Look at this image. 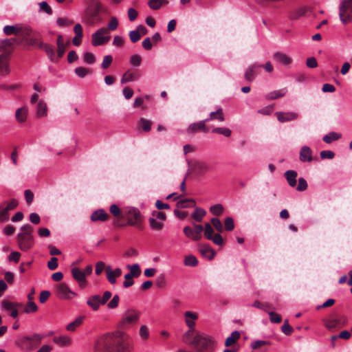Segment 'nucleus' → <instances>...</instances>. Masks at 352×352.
Listing matches in <instances>:
<instances>
[{"mask_svg":"<svg viewBox=\"0 0 352 352\" xmlns=\"http://www.w3.org/2000/svg\"><path fill=\"white\" fill-rule=\"evenodd\" d=\"M95 352H131L130 337L121 331L105 333L94 343Z\"/></svg>","mask_w":352,"mask_h":352,"instance_id":"obj_1","label":"nucleus"},{"mask_svg":"<svg viewBox=\"0 0 352 352\" xmlns=\"http://www.w3.org/2000/svg\"><path fill=\"white\" fill-rule=\"evenodd\" d=\"M33 228L25 224L21 227V232L17 234V242L19 248L23 252L30 250L34 244V239L32 236Z\"/></svg>","mask_w":352,"mask_h":352,"instance_id":"obj_2","label":"nucleus"},{"mask_svg":"<svg viewBox=\"0 0 352 352\" xmlns=\"http://www.w3.org/2000/svg\"><path fill=\"white\" fill-rule=\"evenodd\" d=\"M44 336L34 333L32 336H23L15 341V344L23 352H30L39 344Z\"/></svg>","mask_w":352,"mask_h":352,"instance_id":"obj_3","label":"nucleus"},{"mask_svg":"<svg viewBox=\"0 0 352 352\" xmlns=\"http://www.w3.org/2000/svg\"><path fill=\"white\" fill-rule=\"evenodd\" d=\"M192 344L197 348L199 352L212 350L214 345V340L210 336L197 335L194 338Z\"/></svg>","mask_w":352,"mask_h":352,"instance_id":"obj_4","label":"nucleus"},{"mask_svg":"<svg viewBox=\"0 0 352 352\" xmlns=\"http://www.w3.org/2000/svg\"><path fill=\"white\" fill-rule=\"evenodd\" d=\"M112 294L109 291L104 292L103 296L101 297L98 294L93 295L87 298V305L94 311L99 309L100 305H105L111 298Z\"/></svg>","mask_w":352,"mask_h":352,"instance_id":"obj_5","label":"nucleus"},{"mask_svg":"<svg viewBox=\"0 0 352 352\" xmlns=\"http://www.w3.org/2000/svg\"><path fill=\"white\" fill-rule=\"evenodd\" d=\"M140 312L135 309H128L122 315V320L119 322L120 329H128L138 322L140 318Z\"/></svg>","mask_w":352,"mask_h":352,"instance_id":"obj_6","label":"nucleus"},{"mask_svg":"<svg viewBox=\"0 0 352 352\" xmlns=\"http://www.w3.org/2000/svg\"><path fill=\"white\" fill-rule=\"evenodd\" d=\"M55 294L58 298L65 300H72L78 296L65 283H60L56 286Z\"/></svg>","mask_w":352,"mask_h":352,"instance_id":"obj_7","label":"nucleus"},{"mask_svg":"<svg viewBox=\"0 0 352 352\" xmlns=\"http://www.w3.org/2000/svg\"><path fill=\"white\" fill-rule=\"evenodd\" d=\"M339 16L343 24L352 21V0H344L339 6Z\"/></svg>","mask_w":352,"mask_h":352,"instance_id":"obj_8","label":"nucleus"},{"mask_svg":"<svg viewBox=\"0 0 352 352\" xmlns=\"http://www.w3.org/2000/svg\"><path fill=\"white\" fill-rule=\"evenodd\" d=\"M19 205L16 199H12L8 201H3L0 204V222L4 223L9 220V211L15 209Z\"/></svg>","mask_w":352,"mask_h":352,"instance_id":"obj_9","label":"nucleus"},{"mask_svg":"<svg viewBox=\"0 0 352 352\" xmlns=\"http://www.w3.org/2000/svg\"><path fill=\"white\" fill-rule=\"evenodd\" d=\"M123 212L127 219L128 225L141 228L140 212L137 208L133 207L125 208Z\"/></svg>","mask_w":352,"mask_h":352,"instance_id":"obj_10","label":"nucleus"},{"mask_svg":"<svg viewBox=\"0 0 352 352\" xmlns=\"http://www.w3.org/2000/svg\"><path fill=\"white\" fill-rule=\"evenodd\" d=\"M111 36L109 35L108 30L102 28L92 34L91 43L94 46L102 45L109 41Z\"/></svg>","mask_w":352,"mask_h":352,"instance_id":"obj_11","label":"nucleus"},{"mask_svg":"<svg viewBox=\"0 0 352 352\" xmlns=\"http://www.w3.org/2000/svg\"><path fill=\"white\" fill-rule=\"evenodd\" d=\"M74 280L78 283L79 287L83 289L87 286V280L85 274L79 267H73L71 270Z\"/></svg>","mask_w":352,"mask_h":352,"instance_id":"obj_12","label":"nucleus"},{"mask_svg":"<svg viewBox=\"0 0 352 352\" xmlns=\"http://www.w3.org/2000/svg\"><path fill=\"white\" fill-rule=\"evenodd\" d=\"M184 316L186 324L189 328V330L187 331V334H191L195 330V320H197L198 316L195 313L187 311L184 313Z\"/></svg>","mask_w":352,"mask_h":352,"instance_id":"obj_13","label":"nucleus"},{"mask_svg":"<svg viewBox=\"0 0 352 352\" xmlns=\"http://www.w3.org/2000/svg\"><path fill=\"white\" fill-rule=\"evenodd\" d=\"M9 54H2L0 55V75L5 76L10 74Z\"/></svg>","mask_w":352,"mask_h":352,"instance_id":"obj_14","label":"nucleus"},{"mask_svg":"<svg viewBox=\"0 0 352 352\" xmlns=\"http://www.w3.org/2000/svg\"><path fill=\"white\" fill-rule=\"evenodd\" d=\"M206 122H208V120H204L190 124L187 129L188 133H194L201 131L207 133L208 129L206 126Z\"/></svg>","mask_w":352,"mask_h":352,"instance_id":"obj_15","label":"nucleus"},{"mask_svg":"<svg viewBox=\"0 0 352 352\" xmlns=\"http://www.w3.org/2000/svg\"><path fill=\"white\" fill-rule=\"evenodd\" d=\"M107 278L111 284L116 283V278L122 274V270L119 267L112 270L110 265L106 267Z\"/></svg>","mask_w":352,"mask_h":352,"instance_id":"obj_16","label":"nucleus"},{"mask_svg":"<svg viewBox=\"0 0 352 352\" xmlns=\"http://www.w3.org/2000/svg\"><path fill=\"white\" fill-rule=\"evenodd\" d=\"M275 115L280 122H285L294 120L298 118V114L295 112H276Z\"/></svg>","mask_w":352,"mask_h":352,"instance_id":"obj_17","label":"nucleus"},{"mask_svg":"<svg viewBox=\"0 0 352 352\" xmlns=\"http://www.w3.org/2000/svg\"><path fill=\"white\" fill-rule=\"evenodd\" d=\"M299 159L302 162H311L313 160L311 149L307 146H303L300 151Z\"/></svg>","mask_w":352,"mask_h":352,"instance_id":"obj_18","label":"nucleus"},{"mask_svg":"<svg viewBox=\"0 0 352 352\" xmlns=\"http://www.w3.org/2000/svg\"><path fill=\"white\" fill-rule=\"evenodd\" d=\"M273 58L277 63L283 65H289L292 61L291 57L280 52H275L273 55Z\"/></svg>","mask_w":352,"mask_h":352,"instance_id":"obj_19","label":"nucleus"},{"mask_svg":"<svg viewBox=\"0 0 352 352\" xmlns=\"http://www.w3.org/2000/svg\"><path fill=\"white\" fill-rule=\"evenodd\" d=\"M199 250V252L204 257L207 258L208 260L214 258L215 252L209 245H201Z\"/></svg>","mask_w":352,"mask_h":352,"instance_id":"obj_20","label":"nucleus"},{"mask_svg":"<svg viewBox=\"0 0 352 352\" xmlns=\"http://www.w3.org/2000/svg\"><path fill=\"white\" fill-rule=\"evenodd\" d=\"M307 10H308V8L306 6L291 10L289 12L288 17L291 20H296V19H299L300 17L304 16L305 14V13L307 12Z\"/></svg>","mask_w":352,"mask_h":352,"instance_id":"obj_21","label":"nucleus"},{"mask_svg":"<svg viewBox=\"0 0 352 352\" xmlns=\"http://www.w3.org/2000/svg\"><path fill=\"white\" fill-rule=\"evenodd\" d=\"M287 92V88H283L269 92L265 95V98L267 100H276L285 96Z\"/></svg>","mask_w":352,"mask_h":352,"instance_id":"obj_22","label":"nucleus"},{"mask_svg":"<svg viewBox=\"0 0 352 352\" xmlns=\"http://www.w3.org/2000/svg\"><path fill=\"white\" fill-rule=\"evenodd\" d=\"M261 66L256 64L250 66L245 73V79L248 82L252 81L257 74L258 69Z\"/></svg>","mask_w":352,"mask_h":352,"instance_id":"obj_23","label":"nucleus"},{"mask_svg":"<svg viewBox=\"0 0 352 352\" xmlns=\"http://www.w3.org/2000/svg\"><path fill=\"white\" fill-rule=\"evenodd\" d=\"M28 114V109L27 107L19 108L16 111L15 117L18 122L23 123L26 121Z\"/></svg>","mask_w":352,"mask_h":352,"instance_id":"obj_24","label":"nucleus"},{"mask_svg":"<svg viewBox=\"0 0 352 352\" xmlns=\"http://www.w3.org/2000/svg\"><path fill=\"white\" fill-rule=\"evenodd\" d=\"M109 215L107 213L103 210L100 209L94 211L91 216V219L92 221H104L107 220Z\"/></svg>","mask_w":352,"mask_h":352,"instance_id":"obj_25","label":"nucleus"},{"mask_svg":"<svg viewBox=\"0 0 352 352\" xmlns=\"http://www.w3.org/2000/svg\"><path fill=\"white\" fill-rule=\"evenodd\" d=\"M140 78V75L138 73L132 72L131 71L126 72L121 78V83L124 84L131 81L137 80Z\"/></svg>","mask_w":352,"mask_h":352,"instance_id":"obj_26","label":"nucleus"},{"mask_svg":"<svg viewBox=\"0 0 352 352\" xmlns=\"http://www.w3.org/2000/svg\"><path fill=\"white\" fill-rule=\"evenodd\" d=\"M297 175V172L293 170H289L285 173V178L291 187L294 188L296 186Z\"/></svg>","mask_w":352,"mask_h":352,"instance_id":"obj_27","label":"nucleus"},{"mask_svg":"<svg viewBox=\"0 0 352 352\" xmlns=\"http://www.w3.org/2000/svg\"><path fill=\"white\" fill-rule=\"evenodd\" d=\"M40 48L43 49L45 50V53L47 54L48 58L50 59L51 61H55L54 49L52 45H50L44 43H41Z\"/></svg>","mask_w":352,"mask_h":352,"instance_id":"obj_28","label":"nucleus"},{"mask_svg":"<svg viewBox=\"0 0 352 352\" xmlns=\"http://www.w3.org/2000/svg\"><path fill=\"white\" fill-rule=\"evenodd\" d=\"M47 114V107L46 103L43 100H39L36 107L37 117H44Z\"/></svg>","mask_w":352,"mask_h":352,"instance_id":"obj_29","label":"nucleus"},{"mask_svg":"<svg viewBox=\"0 0 352 352\" xmlns=\"http://www.w3.org/2000/svg\"><path fill=\"white\" fill-rule=\"evenodd\" d=\"M208 122L212 120H217L219 122H223L225 120L223 109L219 107L216 111L211 112L208 118H206Z\"/></svg>","mask_w":352,"mask_h":352,"instance_id":"obj_30","label":"nucleus"},{"mask_svg":"<svg viewBox=\"0 0 352 352\" xmlns=\"http://www.w3.org/2000/svg\"><path fill=\"white\" fill-rule=\"evenodd\" d=\"M195 205L196 202L192 199H182L177 203V207L179 208H192Z\"/></svg>","mask_w":352,"mask_h":352,"instance_id":"obj_31","label":"nucleus"},{"mask_svg":"<svg viewBox=\"0 0 352 352\" xmlns=\"http://www.w3.org/2000/svg\"><path fill=\"white\" fill-rule=\"evenodd\" d=\"M16 41L15 38H6L0 41V53L7 52L8 48L13 45Z\"/></svg>","mask_w":352,"mask_h":352,"instance_id":"obj_32","label":"nucleus"},{"mask_svg":"<svg viewBox=\"0 0 352 352\" xmlns=\"http://www.w3.org/2000/svg\"><path fill=\"white\" fill-rule=\"evenodd\" d=\"M325 327L329 329H333L341 325V319L338 318H329L324 321Z\"/></svg>","mask_w":352,"mask_h":352,"instance_id":"obj_33","label":"nucleus"},{"mask_svg":"<svg viewBox=\"0 0 352 352\" xmlns=\"http://www.w3.org/2000/svg\"><path fill=\"white\" fill-rule=\"evenodd\" d=\"M168 0H148V7L154 10H159L163 4H168Z\"/></svg>","mask_w":352,"mask_h":352,"instance_id":"obj_34","label":"nucleus"},{"mask_svg":"<svg viewBox=\"0 0 352 352\" xmlns=\"http://www.w3.org/2000/svg\"><path fill=\"white\" fill-rule=\"evenodd\" d=\"M206 210L201 208H195L193 213L192 214V217L197 222H201L206 215Z\"/></svg>","mask_w":352,"mask_h":352,"instance_id":"obj_35","label":"nucleus"},{"mask_svg":"<svg viewBox=\"0 0 352 352\" xmlns=\"http://www.w3.org/2000/svg\"><path fill=\"white\" fill-rule=\"evenodd\" d=\"M57 46H58V58H61L65 52V45L64 44L63 38L62 35H58L56 41Z\"/></svg>","mask_w":352,"mask_h":352,"instance_id":"obj_36","label":"nucleus"},{"mask_svg":"<svg viewBox=\"0 0 352 352\" xmlns=\"http://www.w3.org/2000/svg\"><path fill=\"white\" fill-rule=\"evenodd\" d=\"M240 333L238 331H233L231 335L226 338L225 345L226 346H231L240 338Z\"/></svg>","mask_w":352,"mask_h":352,"instance_id":"obj_37","label":"nucleus"},{"mask_svg":"<svg viewBox=\"0 0 352 352\" xmlns=\"http://www.w3.org/2000/svg\"><path fill=\"white\" fill-rule=\"evenodd\" d=\"M53 340L55 343L61 346H67L71 343V339L65 336L54 337Z\"/></svg>","mask_w":352,"mask_h":352,"instance_id":"obj_38","label":"nucleus"},{"mask_svg":"<svg viewBox=\"0 0 352 352\" xmlns=\"http://www.w3.org/2000/svg\"><path fill=\"white\" fill-rule=\"evenodd\" d=\"M150 227L153 230L160 231L164 227V223L155 218L149 219Z\"/></svg>","mask_w":352,"mask_h":352,"instance_id":"obj_39","label":"nucleus"},{"mask_svg":"<svg viewBox=\"0 0 352 352\" xmlns=\"http://www.w3.org/2000/svg\"><path fill=\"white\" fill-rule=\"evenodd\" d=\"M341 137V135L336 132H330L325 135L322 140L327 144L331 143L333 141L338 140Z\"/></svg>","mask_w":352,"mask_h":352,"instance_id":"obj_40","label":"nucleus"},{"mask_svg":"<svg viewBox=\"0 0 352 352\" xmlns=\"http://www.w3.org/2000/svg\"><path fill=\"white\" fill-rule=\"evenodd\" d=\"M32 30L30 28L25 27L23 28H19V34L20 36L23 38L25 41H28L32 35Z\"/></svg>","mask_w":352,"mask_h":352,"instance_id":"obj_41","label":"nucleus"},{"mask_svg":"<svg viewBox=\"0 0 352 352\" xmlns=\"http://www.w3.org/2000/svg\"><path fill=\"white\" fill-rule=\"evenodd\" d=\"M3 32L6 35H18L19 34V28L16 25H6L3 28Z\"/></svg>","mask_w":352,"mask_h":352,"instance_id":"obj_42","label":"nucleus"},{"mask_svg":"<svg viewBox=\"0 0 352 352\" xmlns=\"http://www.w3.org/2000/svg\"><path fill=\"white\" fill-rule=\"evenodd\" d=\"M21 306V304L16 302H9L7 300H3L1 302V307L6 311H12L14 308H17Z\"/></svg>","mask_w":352,"mask_h":352,"instance_id":"obj_43","label":"nucleus"},{"mask_svg":"<svg viewBox=\"0 0 352 352\" xmlns=\"http://www.w3.org/2000/svg\"><path fill=\"white\" fill-rule=\"evenodd\" d=\"M127 268L130 270V272L129 273L133 277H138L141 274V270L140 268V265L138 263L133 265H127Z\"/></svg>","mask_w":352,"mask_h":352,"instance_id":"obj_44","label":"nucleus"},{"mask_svg":"<svg viewBox=\"0 0 352 352\" xmlns=\"http://www.w3.org/2000/svg\"><path fill=\"white\" fill-rule=\"evenodd\" d=\"M82 322V318L81 317H78L73 322L69 323L67 325L66 329L67 331H74L76 330V327H79L81 324Z\"/></svg>","mask_w":352,"mask_h":352,"instance_id":"obj_45","label":"nucleus"},{"mask_svg":"<svg viewBox=\"0 0 352 352\" xmlns=\"http://www.w3.org/2000/svg\"><path fill=\"white\" fill-rule=\"evenodd\" d=\"M152 122L145 118H141L139 120V125L145 132H148L151 129Z\"/></svg>","mask_w":352,"mask_h":352,"instance_id":"obj_46","label":"nucleus"},{"mask_svg":"<svg viewBox=\"0 0 352 352\" xmlns=\"http://www.w3.org/2000/svg\"><path fill=\"white\" fill-rule=\"evenodd\" d=\"M212 133H219L224 135L225 137H230L232 131L230 129L226 127H217L212 130Z\"/></svg>","mask_w":352,"mask_h":352,"instance_id":"obj_47","label":"nucleus"},{"mask_svg":"<svg viewBox=\"0 0 352 352\" xmlns=\"http://www.w3.org/2000/svg\"><path fill=\"white\" fill-rule=\"evenodd\" d=\"M109 210L111 213L116 218L123 217V211H121L120 208L116 204H112L110 206Z\"/></svg>","mask_w":352,"mask_h":352,"instance_id":"obj_48","label":"nucleus"},{"mask_svg":"<svg viewBox=\"0 0 352 352\" xmlns=\"http://www.w3.org/2000/svg\"><path fill=\"white\" fill-rule=\"evenodd\" d=\"M195 169L199 173H204L209 170V166L204 162H197L195 164Z\"/></svg>","mask_w":352,"mask_h":352,"instance_id":"obj_49","label":"nucleus"},{"mask_svg":"<svg viewBox=\"0 0 352 352\" xmlns=\"http://www.w3.org/2000/svg\"><path fill=\"white\" fill-rule=\"evenodd\" d=\"M198 260L197 258L192 255H189L185 257L184 259V265L186 266H192L195 267L197 265Z\"/></svg>","mask_w":352,"mask_h":352,"instance_id":"obj_50","label":"nucleus"},{"mask_svg":"<svg viewBox=\"0 0 352 352\" xmlns=\"http://www.w3.org/2000/svg\"><path fill=\"white\" fill-rule=\"evenodd\" d=\"M38 310V307L33 300L28 301L26 307H25L24 311L26 314L34 313Z\"/></svg>","mask_w":352,"mask_h":352,"instance_id":"obj_51","label":"nucleus"},{"mask_svg":"<svg viewBox=\"0 0 352 352\" xmlns=\"http://www.w3.org/2000/svg\"><path fill=\"white\" fill-rule=\"evenodd\" d=\"M210 211L214 215L219 216V215H220V214H221L223 213V207L220 204H215L214 206H212L210 208Z\"/></svg>","mask_w":352,"mask_h":352,"instance_id":"obj_52","label":"nucleus"},{"mask_svg":"<svg viewBox=\"0 0 352 352\" xmlns=\"http://www.w3.org/2000/svg\"><path fill=\"white\" fill-rule=\"evenodd\" d=\"M83 60L87 64H94L96 61L95 55L91 52H87L83 54Z\"/></svg>","mask_w":352,"mask_h":352,"instance_id":"obj_53","label":"nucleus"},{"mask_svg":"<svg viewBox=\"0 0 352 352\" xmlns=\"http://www.w3.org/2000/svg\"><path fill=\"white\" fill-rule=\"evenodd\" d=\"M270 342H269L267 340H257L253 341L251 343V347L253 349H257L261 348L265 345H270Z\"/></svg>","mask_w":352,"mask_h":352,"instance_id":"obj_54","label":"nucleus"},{"mask_svg":"<svg viewBox=\"0 0 352 352\" xmlns=\"http://www.w3.org/2000/svg\"><path fill=\"white\" fill-rule=\"evenodd\" d=\"M73 22L69 21L67 18L58 17L56 19V24L60 28L69 26Z\"/></svg>","mask_w":352,"mask_h":352,"instance_id":"obj_55","label":"nucleus"},{"mask_svg":"<svg viewBox=\"0 0 352 352\" xmlns=\"http://www.w3.org/2000/svg\"><path fill=\"white\" fill-rule=\"evenodd\" d=\"M38 6L40 8L39 11H44L48 15H51L52 14V9L46 1H42L38 3Z\"/></svg>","mask_w":352,"mask_h":352,"instance_id":"obj_56","label":"nucleus"},{"mask_svg":"<svg viewBox=\"0 0 352 352\" xmlns=\"http://www.w3.org/2000/svg\"><path fill=\"white\" fill-rule=\"evenodd\" d=\"M118 21L116 16H111L110 19V21L107 25V30L111 31H114L118 28Z\"/></svg>","mask_w":352,"mask_h":352,"instance_id":"obj_57","label":"nucleus"},{"mask_svg":"<svg viewBox=\"0 0 352 352\" xmlns=\"http://www.w3.org/2000/svg\"><path fill=\"white\" fill-rule=\"evenodd\" d=\"M75 74L80 78H84L89 73V69L83 67H78L75 69Z\"/></svg>","mask_w":352,"mask_h":352,"instance_id":"obj_58","label":"nucleus"},{"mask_svg":"<svg viewBox=\"0 0 352 352\" xmlns=\"http://www.w3.org/2000/svg\"><path fill=\"white\" fill-rule=\"evenodd\" d=\"M120 301V297L118 295L116 294L113 296L112 299L107 304V307L109 309H115L118 306Z\"/></svg>","mask_w":352,"mask_h":352,"instance_id":"obj_59","label":"nucleus"},{"mask_svg":"<svg viewBox=\"0 0 352 352\" xmlns=\"http://www.w3.org/2000/svg\"><path fill=\"white\" fill-rule=\"evenodd\" d=\"M142 63V57L139 54H133L130 58V63L135 67H138Z\"/></svg>","mask_w":352,"mask_h":352,"instance_id":"obj_60","label":"nucleus"},{"mask_svg":"<svg viewBox=\"0 0 352 352\" xmlns=\"http://www.w3.org/2000/svg\"><path fill=\"white\" fill-rule=\"evenodd\" d=\"M213 228L210 226V223H206L205 224V230H204V235L206 238L208 240L212 238L213 236Z\"/></svg>","mask_w":352,"mask_h":352,"instance_id":"obj_61","label":"nucleus"},{"mask_svg":"<svg viewBox=\"0 0 352 352\" xmlns=\"http://www.w3.org/2000/svg\"><path fill=\"white\" fill-rule=\"evenodd\" d=\"M282 331L287 336L291 335L294 329L288 323V320H285L283 325L281 327Z\"/></svg>","mask_w":352,"mask_h":352,"instance_id":"obj_62","label":"nucleus"},{"mask_svg":"<svg viewBox=\"0 0 352 352\" xmlns=\"http://www.w3.org/2000/svg\"><path fill=\"white\" fill-rule=\"evenodd\" d=\"M224 224L227 231H232L234 228V220L232 217L226 218Z\"/></svg>","mask_w":352,"mask_h":352,"instance_id":"obj_63","label":"nucleus"},{"mask_svg":"<svg viewBox=\"0 0 352 352\" xmlns=\"http://www.w3.org/2000/svg\"><path fill=\"white\" fill-rule=\"evenodd\" d=\"M307 188V182L303 177L298 179V184L296 187L298 191H304Z\"/></svg>","mask_w":352,"mask_h":352,"instance_id":"obj_64","label":"nucleus"}]
</instances>
